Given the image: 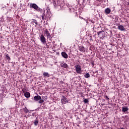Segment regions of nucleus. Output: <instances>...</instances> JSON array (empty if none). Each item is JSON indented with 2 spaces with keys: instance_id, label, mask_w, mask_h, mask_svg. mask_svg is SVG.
<instances>
[{
  "instance_id": "f257e3e1",
  "label": "nucleus",
  "mask_w": 129,
  "mask_h": 129,
  "mask_svg": "<svg viewBox=\"0 0 129 129\" xmlns=\"http://www.w3.org/2000/svg\"><path fill=\"white\" fill-rule=\"evenodd\" d=\"M75 68L77 73H78V74H81V72H82V70L81 69V66L79 64H77L75 66Z\"/></svg>"
},
{
  "instance_id": "f03ea898",
  "label": "nucleus",
  "mask_w": 129,
  "mask_h": 129,
  "mask_svg": "<svg viewBox=\"0 0 129 129\" xmlns=\"http://www.w3.org/2000/svg\"><path fill=\"white\" fill-rule=\"evenodd\" d=\"M40 39L41 43H42V44H44V45H46V38L45 37V36H44V35L42 34L40 36Z\"/></svg>"
},
{
  "instance_id": "7ed1b4c3",
  "label": "nucleus",
  "mask_w": 129,
  "mask_h": 129,
  "mask_svg": "<svg viewBox=\"0 0 129 129\" xmlns=\"http://www.w3.org/2000/svg\"><path fill=\"white\" fill-rule=\"evenodd\" d=\"M44 34L47 36V38H49V39H51V34H50V33H49V31H48V29H45L44 30Z\"/></svg>"
},
{
  "instance_id": "20e7f679",
  "label": "nucleus",
  "mask_w": 129,
  "mask_h": 129,
  "mask_svg": "<svg viewBox=\"0 0 129 129\" xmlns=\"http://www.w3.org/2000/svg\"><path fill=\"white\" fill-rule=\"evenodd\" d=\"M41 99H42V97H41V96L37 95V96H34V100L35 101H38Z\"/></svg>"
},
{
  "instance_id": "39448f33",
  "label": "nucleus",
  "mask_w": 129,
  "mask_h": 129,
  "mask_svg": "<svg viewBox=\"0 0 129 129\" xmlns=\"http://www.w3.org/2000/svg\"><path fill=\"white\" fill-rule=\"evenodd\" d=\"M61 55L65 59H67V58H68V54H67V53H66V52H62Z\"/></svg>"
},
{
  "instance_id": "423d86ee",
  "label": "nucleus",
  "mask_w": 129,
  "mask_h": 129,
  "mask_svg": "<svg viewBox=\"0 0 129 129\" xmlns=\"http://www.w3.org/2000/svg\"><path fill=\"white\" fill-rule=\"evenodd\" d=\"M118 29L120 31H125V28H124V27L122 25H119L118 26Z\"/></svg>"
},
{
  "instance_id": "0eeeda50",
  "label": "nucleus",
  "mask_w": 129,
  "mask_h": 129,
  "mask_svg": "<svg viewBox=\"0 0 129 129\" xmlns=\"http://www.w3.org/2000/svg\"><path fill=\"white\" fill-rule=\"evenodd\" d=\"M67 102V99L65 97H62L61 99V103L65 104Z\"/></svg>"
},
{
  "instance_id": "6e6552de",
  "label": "nucleus",
  "mask_w": 129,
  "mask_h": 129,
  "mask_svg": "<svg viewBox=\"0 0 129 129\" xmlns=\"http://www.w3.org/2000/svg\"><path fill=\"white\" fill-rule=\"evenodd\" d=\"M110 12H111V10L109 8H107L105 10V12L106 14H110Z\"/></svg>"
},
{
  "instance_id": "1a4fd4ad",
  "label": "nucleus",
  "mask_w": 129,
  "mask_h": 129,
  "mask_svg": "<svg viewBox=\"0 0 129 129\" xmlns=\"http://www.w3.org/2000/svg\"><path fill=\"white\" fill-rule=\"evenodd\" d=\"M60 66L61 67H63L64 68H67V67H68V65L65 62L61 63Z\"/></svg>"
},
{
  "instance_id": "9d476101",
  "label": "nucleus",
  "mask_w": 129,
  "mask_h": 129,
  "mask_svg": "<svg viewBox=\"0 0 129 129\" xmlns=\"http://www.w3.org/2000/svg\"><path fill=\"white\" fill-rule=\"evenodd\" d=\"M31 8L34 9V10H38V6L36 4H31Z\"/></svg>"
},
{
  "instance_id": "9b49d317",
  "label": "nucleus",
  "mask_w": 129,
  "mask_h": 129,
  "mask_svg": "<svg viewBox=\"0 0 129 129\" xmlns=\"http://www.w3.org/2000/svg\"><path fill=\"white\" fill-rule=\"evenodd\" d=\"M42 20H45V19H46V15H45V11L44 10H42Z\"/></svg>"
},
{
  "instance_id": "f8f14e48",
  "label": "nucleus",
  "mask_w": 129,
  "mask_h": 129,
  "mask_svg": "<svg viewBox=\"0 0 129 129\" xmlns=\"http://www.w3.org/2000/svg\"><path fill=\"white\" fill-rule=\"evenodd\" d=\"M24 95L25 96V97H27V98H29V97H30V96H31V94H30L29 92H27L24 93Z\"/></svg>"
},
{
  "instance_id": "ddd939ff",
  "label": "nucleus",
  "mask_w": 129,
  "mask_h": 129,
  "mask_svg": "<svg viewBox=\"0 0 129 129\" xmlns=\"http://www.w3.org/2000/svg\"><path fill=\"white\" fill-rule=\"evenodd\" d=\"M127 110H128V108H127V107H122V112H125L126 111H127Z\"/></svg>"
},
{
  "instance_id": "4468645a",
  "label": "nucleus",
  "mask_w": 129,
  "mask_h": 129,
  "mask_svg": "<svg viewBox=\"0 0 129 129\" xmlns=\"http://www.w3.org/2000/svg\"><path fill=\"white\" fill-rule=\"evenodd\" d=\"M44 77H50V75L48 73L44 72L43 73Z\"/></svg>"
},
{
  "instance_id": "2eb2a0df",
  "label": "nucleus",
  "mask_w": 129,
  "mask_h": 129,
  "mask_svg": "<svg viewBox=\"0 0 129 129\" xmlns=\"http://www.w3.org/2000/svg\"><path fill=\"white\" fill-rule=\"evenodd\" d=\"M84 46H80L79 47V50L81 51V52H83V51H85Z\"/></svg>"
},
{
  "instance_id": "dca6fc26",
  "label": "nucleus",
  "mask_w": 129,
  "mask_h": 129,
  "mask_svg": "<svg viewBox=\"0 0 129 129\" xmlns=\"http://www.w3.org/2000/svg\"><path fill=\"white\" fill-rule=\"evenodd\" d=\"M23 110L25 113H28L29 112V109H27V107H25L23 108Z\"/></svg>"
},
{
  "instance_id": "f3484780",
  "label": "nucleus",
  "mask_w": 129,
  "mask_h": 129,
  "mask_svg": "<svg viewBox=\"0 0 129 129\" xmlns=\"http://www.w3.org/2000/svg\"><path fill=\"white\" fill-rule=\"evenodd\" d=\"M84 77H85V78H89V77H90V75H89L88 73H87L84 75Z\"/></svg>"
},
{
  "instance_id": "a211bd4d",
  "label": "nucleus",
  "mask_w": 129,
  "mask_h": 129,
  "mask_svg": "<svg viewBox=\"0 0 129 129\" xmlns=\"http://www.w3.org/2000/svg\"><path fill=\"white\" fill-rule=\"evenodd\" d=\"M34 123L35 125H38V123H39V121L37 119H36L34 121Z\"/></svg>"
},
{
  "instance_id": "6ab92c4d",
  "label": "nucleus",
  "mask_w": 129,
  "mask_h": 129,
  "mask_svg": "<svg viewBox=\"0 0 129 129\" xmlns=\"http://www.w3.org/2000/svg\"><path fill=\"white\" fill-rule=\"evenodd\" d=\"M34 23L35 25H38V22H37V20L35 19H34L33 21H32V23L34 24Z\"/></svg>"
},
{
  "instance_id": "aec40b11",
  "label": "nucleus",
  "mask_w": 129,
  "mask_h": 129,
  "mask_svg": "<svg viewBox=\"0 0 129 129\" xmlns=\"http://www.w3.org/2000/svg\"><path fill=\"white\" fill-rule=\"evenodd\" d=\"M6 58L8 60H11V58L10 57V56H9V54H6Z\"/></svg>"
},
{
  "instance_id": "412c9836",
  "label": "nucleus",
  "mask_w": 129,
  "mask_h": 129,
  "mask_svg": "<svg viewBox=\"0 0 129 129\" xmlns=\"http://www.w3.org/2000/svg\"><path fill=\"white\" fill-rule=\"evenodd\" d=\"M22 91H23V93L25 94V93H27V89L24 88L22 89Z\"/></svg>"
},
{
  "instance_id": "4be33fe9",
  "label": "nucleus",
  "mask_w": 129,
  "mask_h": 129,
  "mask_svg": "<svg viewBox=\"0 0 129 129\" xmlns=\"http://www.w3.org/2000/svg\"><path fill=\"white\" fill-rule=\"evenodd\" d=\"M44 102V100L40 99L39 101V103H43Z\"/></svg>"
},
{
  "instance_id": "5701e85b",
  "label": "nucleus",
  "mask_w": 129,
  "mask_h": 129,
  "mask_svg": "<svg viewBox=\"0 0 129 129\" xmlns=\"http://www.w3.org/2000/svg\"><path fill=\"white\" fill-rule=\"evenodd\" d=\"M84 102H85V103H87V102H88V100L87 99H85L84 100Z\"/></svg>"
},
{
  "instance_id": "b1692460",
  "label": "nucleus",
  "mask_w": 129,
  "mask_h": 129,
  "mask_svg": "<svg viewBox=\"0 0 129 129\" xmlns=\"http://www.w3.org/2000/svg\"><path fill=\"white\" fill-rule=\"evenodd\" d=\"M103 31H99L98 33V35H100V34H101V33H102Z\"/></svg>"
},
{
  "instance_id": "393cba45",
  "label": "nucleus",
  "mask_w": 129,
  "mask_h": 129,
  "mask_svg": "<svg viewBox=\"0 0 129 129\" xmlns=\"http://www.w3.org/2000/svg\"><path fill=\"white\" fill-rule=\"evenodd\" d=\"M106 98L109 99V98H108V97L107 96H105Z\"/></svg>"
}]
</instances>
